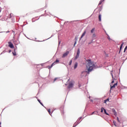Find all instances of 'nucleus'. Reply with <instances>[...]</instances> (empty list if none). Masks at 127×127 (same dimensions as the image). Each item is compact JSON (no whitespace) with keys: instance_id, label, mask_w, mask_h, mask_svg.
Instances as JSON below:
<instances>
[{"instance_id":"nucleus-11","label":"nucleus","mask_w":127,"mask_h":127,"mask_svg":"<svg viewBox=\"0 0 127 127\" xmlns=\"http://www.w3.org/2000/svg\"><path fill=\"white\" fill-rule=\"evenodd\" d=\"M77 67H78V63H75L74 66V69H76Z\"/></svg>"},{"instance_id":"nucleus-30","label":"nucleus","mask_w":127,"mask_h":127,"mask_svg":"<svg viewBox=\"0 0 127 127\" xmlns=\"http://www.w3.org/2000/svg\"><path fill=\"white\" fill-rule=\"evenodd\" d=\"M81 119H82V117L80 118V120H81Z\"/></svg>"},{"instance_id":"nucleus-9","label":"nucleus","mask_w":127,"mask_h":127,"mask_svg":"<svg viewBox=\"0 0 127 127\" xmlns=\"http://www.w3.org/2000/svg\"><path fill=\"white\" fill-rule=\"evenodd\" d=\"M86 30H84L80 37V39H82V38H83V37H84V36L85 35V34H86Z\"/></svg>"},{"instance_id":"nucleus-2","label":"nucleus","mask_w":127,"mask_h":127,"mask_svg":"<svg viewBox=\"0 0 127 127\" xmlns=\"http://www.w3.org/2000/svg\"><path fill=\"white\" fill-rule=\"evenodd\" d=\"M57 63H59V60H56V61L53 63L51 66H48L49 69H51L52 67H53V66L56 65V64Z\"/></svg>"},{"instance_id":"nucleus-1","label":"nucleus","mask_w":127,"mask_h":127,"mask_svg":"<svg viewBox=\"0 0 127 127\" xmlns=\"http://www.w3.org/2000/svg\"><path fill=\"white\" fill-rule=\"evenodd\" d=\"M86 66L87 71H82L81 75V77H86V76H87V73L90 74V72H92L94 69L97 68V64L93 62H92L91 60H88L86 61Z\"/></svg>"},{"instance_id":"nucleus-10","label":"nucleus","mask_w":127,"mask_h":127,"mask_svg":"<svg viewBox=\"0 0 127 127\" xmlns=\"http://www.w3.org/2000/svg\"><path fill=\"white\" fill-rule=\"evenodd\" d=\"M98 18H99V21H102V19H101L102 15L101 14L99 15Z\"/></svg>"},{"instance_id":"nucleus-4","label":"nucleus","mask_w":127,"mask_h":127,"mask_svg":"<svg viewBox=\"0 0 127 127\" xmlns=\"http://www.w3.org/2000/svg\"><path fill=\"white\" fill-rule=\"evenodd\" d=\"M112 72H113V71H112L111 72V75H112V78H113V80L111 82V85H113V84H114L115 83V80H116V78L114 77V75H113V73Z\"/></svg>"},{"instance_id":"nucleus-16","label":"nucleus","mask_w":127,"mask_h":127,"mask_svg":"<svg viewBox=\"0 0 127 127\" xmlns=\"http://www.w3.org/2000/svg\"><path fill=\"white\" fill-rule=\"evenodd\" d=\"M104 1V0H101V1L99 3V5H100V4H102V2Z\"/></svg>"},{"instance_id":"nucleus-17","label":"nucleus","mask_w":127,"mask_h":127,"mask_svg":"<svg viewBox=\"0 0 127 127\" xmlns=\"http://www.w3.org/2000/svg\"><path fill=\"white\" fill-rule=\"evenodd\" d=\"M95 37H96V34L94 33L93 34V35H92V38H95Z\"/></svg>"},{"instance_id":"nucleus-23","label":"nucleus","mask_w":127,"mask_h":127,"mask_svg":"<svg viewBox=\"0 0 127 127\" xmlns=\"http://www.w3.org/2000/svg\"><path fill=\"white\" fill-rule=\"evenodd\" d=\"M108 101H109V99H107V100H105L104 103H107V102H108Z\"/></svg>"},{"instance_id":"nucleus-29","label":"nucleus","mask_w":127,"mask_h":127,"mask_svg":"<svg viewBox=\"0 0 127 127\" xmlns=\"http://www.w3.org/2000/svg\"><path fill=\"white\" fill-rule=\"evenodd\" d=\"M88 44H91V43H89Z\"/></svg>"},{"instance_id":"nucleus-28","label":"nucleus","mask_w":127,"mask_h":127,"mask_svg":"<svg viewBox=\"0 0 127 127\" xmlns=\"http://www.w3.org/2000/svg\"><path fill=\"white\" fill-rule=\"evenodd\" d=\"M116 115H117V113L116 112L115 113V116H116Z\"/></svg>"},{"instance_id":"nucleus-13","label":"nucleus","mask_w":127,"mask_h":127,"mask_svg":"<svg viewBox=\"0 0 127 127\" xmlns=\"http://www.w3.org/2000/svg\"><path fill=\"white\" fill-rule=\"evenodd\" d=\"M104 113L106 115H107V116H109V114L108 113H107V111L105 109H104Z\"/></svg>"},{"instance_id":"nucleus-18","label":"nucleus","mask_w":127,"mask_h":127,"mask_svg":"<svg viewBox=\"0 0 127 127\" xmlns=\"http://www.w3.org/2000/svg\"><path fill=\"white\" fill-rule=\"evenodd\" d=\"M38 102H39V103H40V104H41L42 106H43V104H42V103H41V102L40 101V100L38 99Z\"/></svg>"},{"instance_id":"nucleus-22","label":"nucleus","mask_w":127,"mask_h":127,"mask_svg":"<svg viewBox=\"0 0 127 127\" xmlns=\"http://www.w3.org/2000/svg\"><path fill=\"white\" fill-rule=\"evenodd\" d=\"M127 46L125 47V49L124 50V52H126V51L127 50Z\"/></svg>"},{"instance_id":"nucleus-20","label":"nucleus","mask_w":127,"mask_h":127,"mask_svg":"<svg viewBox=\"0 0 127 127\" xmlns=\"http://www.w3.org/2000/svg\"><path fill=\"white\" fill-rule=\"evenodd\" d=\"M104 110H105V109L102 107L101 110V113H103V112H104Z\"/></svg>"},{"instance_id":"nucleus-7","label":"nucleus","mask_w":127,"mask_h":127,"mask_svg":"<svg viewBox=\"0 0 127 127\" xmlns=\"http://www.w3.org/2000/svg\"><path fill=\"white\" fill-rule=\"evenodd\" d=\"M73 86H74L73 82H70L67 88L68 89H71V88H73Z\"/></svg>"},{"instance_id":"nucleus-8","label":"nucleus","mask_w":127,"mask_h":127,"mask_svg":"<svg viewBox=\"0 0 127 127\" xmlns=\"http://www.w3.org/2000/svg\"><path fill=\"white\" fill-rule=\"evenodd\" d=\"M8 43V47H10V48H14V46H13V44L11 43V42H9Z\"/></svg>"},{"instance_id":"nucleus-26","label":"nucleus","mask_w":127,"mask_h":127,"mask_svg":"<svg viewBox=\"0 0 127 127\" xmlns=\"http://www.w3.org/2000/svg\"><path fill=\"white\" fill-rule=\"evenodd\" d=\"M108 39H109V40H111V38H110V37H108Z\"/></svg>"},{"instance_id":"nucleus-24","label":"nucleus","mask_w":127,"mask_h":127,"mask_svg":"<svg viewBox=\"0 0 127 127\" xmlns=\"http://www.w3.org/2000/svg\"><path fill=\"white\" fill-rule=\"evenodd\" d=\"M56 80H57V78H56L54 79V82H55V81H56Z\"/></svg>"},{"instance_id":"nucleus-21","label":"nucleus","mask_w":127,"mask_h":127,"mask_svg":"<svg viewBox=\"0 0 127 127\" xmlns=\"http://www.w3.org/2000/svg\"><path fill=\"white\" fill-rule=\"evenodd\" d=\"M13 54L14 56H16V53L15 52V51H14V53H13Z\"/></svg>"},{"instance_id":"nucleus-25","label":"nucleus","mask_w":127,"mask_h":127,"mask_svg":"<svg viewBox=\"0 0 127 127\" xmlns=\"http://www.w3.org/2000/svg\"><path fill=\"white\" fill-rule=\"evenodd\" d=\"M94 114H95V112H92L91 115H94Z\"/></svg>"},{"instance_id":"nucleus-6","label":"nucleus","mask_w":127,"mask_h":127,"mask_svg":"<svg viewBox=\"0 0 127 127\" xmlns=\"http://www.w3.org/2000/svg\"><path fill=\"white\" fill-rule=\"evenodd\" d=\"M116 86H118V82L115 83L114 85L110 84L111 90H112V89H114V88H116Z\"/></svg>"},{"instance_id":"nucleus-27","label":"nucleus","mask_w":127,"mask_h":127,"mask_svg":"<svg viewBox=\"0 0 127 127\" xmlns=\"http://www.w3.org/2000/svg\"><path fill=\"white\" fill-rule=\"evenodd\" d=\"M117 120H118L119 123H120V120H119V118H118V117H117Z\"/></svg>"},{"instance_id":"nucleus-3","label":"nucleus","mask_w":127,"mask_h":127,"mask_svg":"<svg viewBox=\"0 0 127 127\" xmlns=\"http://www.w3.org/2000/svg\"><path fill=\"white\" fill-rule=\"evenodd\" d=\"M79 56H80V49H78L77 53H76V56L75 58V60H76V59H78V58H79Z\"/></svg>"},{"instance_id":"nucleus-12","label":"nucleus","mask_w":127,"mask_h":127,"mask_svg":"<svg viewBox=\"0 0 127 127\" xmlns=\"http://www.w3.org/2000/svg\"><path fill=\"white\" fill-rule=\"evenodd\" d=\"M95 31V28H93V29H92V30H91V33H94V32Z\"/></svg>"},{"instance_id":"nucleus-15","label":"nucleus","mask_w":127,"mask_h":127,"mask_svg":"<svg viewBox=\"0 0 127 127\" xmlns=\"http://www.w3.org/2000/svg\"><path fill=\"white\" fill-rule=\"evenodd\" d=\"M48 112L49 115H50V116H51V110L50 109H48Z\"/></svg>"},{"instance_id":"nucleus-14","label":"nucleus","mask_w":127,"mask_h":127,"mask_svg":"<svg viewBox=\"0 0 127 127\" xmlns=\"http://www.w3.org/2000/svg\"><path fill=\"white\" fill-rule=\"evenodd\" d=\"M71 64H72V60H71L70 61V62L68 63V65H69V66H71Z\"/></svg>"},{"instance_id":"nucleus-19","label":"nucleus","mask_w":127,"mask_h":127,"mask_svg":"<svg viewBox=\"0 0 127 127\" xmlns=\"http://www.w3.org/2000/svg\"><path fill=\"white\" fill-rule=\"evenodd\" d=\"M124 45V43L122 44L120 46V50H122V48H123V46Z\"/></svg>"},{"instance_id":"nucleus-5","label":"nucleus","mask_w":127,"mask_h":127,"mask_svg":"<svg viewBox=\"0 0 127 127\" xmlns=\"http://www.w3.org/2000/svg\"><path fill=\"white\" fill-rule=\"evenodd\" d=\"M69 51H66L65 53H64L62 56V58H65V57H67L69 54Z\"/></svg>"},{"instance_id":"nucleus-31","label":"nucleus","mask_w":127,"mask_h":127,"mask_svg":"<svg viewBox=\"0 0 127 127\" xmlns=\"http://www.w3.org/2000/svg\"><path fill=\"white\" fill-rule=\"evenodd\" d=\"M1 123H0V125L1 124Z\"/></svg>"}]
</instances>
